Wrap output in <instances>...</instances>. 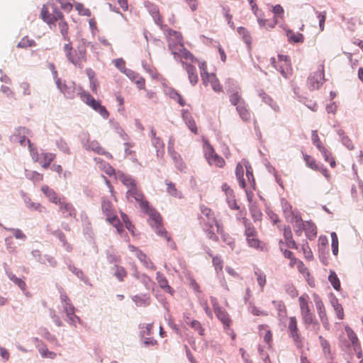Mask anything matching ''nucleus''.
<instances>
[{"instance_id": "f257e3e1", "label": "nucleus", "mask_w": 363, "mask_h": 363, "mask_svg": "<svg viewBox=\"0 0 363 363\" xmlns=\"http://www.w3.org/2000/svg\"><path fill=\"white\" fill-rule=\"evenodd\" d=\"M142 211L148 216V223L155 230V233L158 236L164 238L172 249H176L175 242L172 240L169 233L163 226V219L160 213L150 205H148L147 207Z\"/></svg>"}, {"instance_id": "f03ea898", "label": "nucleus", "mask_w": 363, "mask_h": 363, "mask_svg": "<svg viewBox=\"0 0 363 363\" xmlns=\"http://www.w3.org/2000/svg\"><path fill=\"white\" fill-rule=\"evenodd\" d=\"M201 215L199 216L200 224L203 230L206 234L209 240L217 242L218 238L214 232L213 226L220 225L214 214V212L207 206L201 205L200 206Z\"/></svg>"}, {"instance_id": "7ed1b4c3", "label": "nucleus", "mask_w": 363, "mask_h": 363, "mask_svg": "<svg viewBox=\"0 0 363 363\" xmlns=\"http://www.w3.org/2000/svg\"><path fill=\"white\" fill-rule=\"evenodd\" d=\"M63 51L68 61L80 69H82L84 64L87 61L86 50L84 45H80L74 48L71 43L64 45Z\"/></svg>"}, {"instance_id": "20e7f679", "label": "nucleus", "mask_w": 363, "mask_h": 363, "mask_svg": "<svg viewBox=\"0 0 363 363\" xmlns=\"http://www.w3.org/2000/svg\"><path fill=\"white\" fill-rule=\"evenodd\" d=\"M242 223L245 227L244 234L247 245L259 251L267 250L266 244L259 239L258 233L249 219L242 217Z\"/></svg>"}, {"instance_id": "39448f33", "label": "nucleus", "mask_w": 363, "mask_h": 363, "mask_svg": "<svg viewBox=\"0 0 363 363\" xmlns=\"http://www.w3.org/2000/svg\"><path fill=\"white\" fill-rule=\"evenodd\" d=\"M174 35L177 40V43L172 45V43L169 41V48L174 55V58H180L182 62H184L189 64L197 62V59L189 51L184 48L182 43V38L181 35L177 32H174Z\"/></svg>"}, {"instance_id": "423d86ee", "label": "nucleus", "mask_w": 363, "mask_h": 363, "mask_svg": "<svg viewBox=\"0 0 363 363\" xmlns=\"http://www.w3.org/2000/svg\"><path fill=\"white\" fill-rule=\"evenodd\" d=\"M101 210L106 217V220L114 226L118 233H121L123 231V225L116 215L112 203L106 198H102Z\"/></svg>"}, {"instance_id": "0eeeda50", "label": "nucleus", "mask_w": 363, "mask_h": 363, "mask_svg": "<svg viewBox=\"0 0 363 363\" xmlns=\"http://www.w3.org/2000/svg\"><path fill=\"white\" fill-rule=\"evenodd\" d=\"M63 13L58 9L57 6L52 2H48L43 5L41 11L40 17L49 25L55 24L59 18H62Z\"/></svg>"}, {"instance_id": "6e6552de", "label": "nucleus", "mask_w": 363, "mask_h": 363, "mask_svg": "<svg viewBox=\"0 0 363 363\" xmlns=\"http://www.w3.org/2000/svg\"><path fill=\"white\" fill-rule=\"evenodd\" d=\"M203 150L204 157L209 165L215 166L218 168H223L225 167V160L215 152L213 146L208 140L203 141Z\"/></svg>"}, {"instance_id": "1a4fd4ad", "label": "nucleus", "mask_w": 363, "mask_h": 363, "mask_svg": "<svg viewBox=\"0 0 363 363\" xmlns=\"http://www.w3.org/2000/svg\"><path fill=\"white\" fill-rule=\"evenodd\" d=\"M81 99L86 104L92 108L94 111H97L104 118L107 119L109 116V113L106 107L102 106L101 102L94 99V98L88 92L82 91L78 93Z\"/></svg>"}, {"instance_id": "9d476101", "label": "nucleus", "mask_w": 363, "mask_h": 363, "mask_svg": "<svg viewBox=\"0 0 363 363\" xmlns=\"http://www.w3.org/2000/svg\"><path fill=\"white\" fill-rule=\"evenodd\" d=\"M30 134V131L28 129L19 128L11 136V140L13 143H19L21 146L28 145L31 154H35L37 153V151L33 147L30 140L28 138Z\"/></svg>"}, {"instance_id": "9b49d317", "label": "nucleus", "mask_w": 363, "mask_h": 363, "mask_svg": "<svg viewBox=\"0 0 363 363\" xmlns=\"http://www.w3.org/2000/svg\"><path fill=\"white\" fill-rule=\"evenodd\" d=\"M125 196L129 201H133V199L137 202L141 210L147 207L150 205L149 201L145 199L142 190L138 187V184L130 189H128Z\"/></svg>"}, {"instance_id": "f8f14e48", "label": "nucleus", "mask_w": 363, "mask_h": 363, "mask_svg": "<svg viewBox=\"0 0 363 363\" xmlns=\"http://www.w3.org/2000/svg\"><path fill=\"white\" fill-rule=\"evenodd\" d=\"M59 206V211L64 215V217H74L76 216V210L73 205L67 202L65 198H62L60 202L56 203Z\"/></svg>"}, {"instance_id": "ddd939ff", "label": "nucleus", "mask_w": 363, "mask_h": 363, "mask_svg": "<svg viewBox=\"0 0 363 363\" xmlns=\"http://www.w3.org/2000/svg\"><path fill=\"white\" fill-rule=\"evenodd\" d=\"M201 79L205 86L210 84L215 92L220 93L223 91V87L220 84L219 79L214 73H210Z\"/></svg>"}, {"instance_id": "4468645a", "label": "nucleus", "mask_w": 363, "mask_h": 363, "mask_svg": "<svg viewBox=\"0 0 363 363\" xmlns=\"http://www.w3.org/2000/svg\"><path fill=\"white\" fill-rule=\"evenodd\" d=\"M288 329L291 337L293 338L298 347L301 346V337L298 331L297 321L295 317H290L288 324Z\"/></svg>"}, {"instance_id": "2eb2a0df", "label": "nucleus", "mask_w": 363, "mask_h": 363, "mask_svg": "<svg viewBox=\"0 0 363 363\" xmlns=\"http://www.w3.org/2000/svg\"><path fill=\"white\" fill-rule=\"evenodd\" d=\"M85 147L86 150H91L98 155H104L107 159H113V155L110 152L106 151L96 140H88L87 143L85 145Z\"/></svg>"}, {"instance_id": "dca6fc26", "label": "nucleus", "mask_w": 363, "mask_h": 363, "mask_svg": "<svg viewBox=\"0 0 363 363\" xmlns=\"http://www.w3.org/2000/svg\"><path fill=\"white\" fill-rule=\"evenodd\" d=\"M222 190L225 192L226 196V200L229 205V207L232 209H239V206L237 204L235 199V194L233 190L227 184L222 185Z\"/></svg>"}, {"instance_id": "f3484780", "label": "nucleus", "mask_w": 363, "mask_h": 363, "mask_svg": "<svg viewBox=\"0 0 363 363\" xmlns=\"http://www.w3.org/2000/svg\"><path fill=\"white\" fill-rule=\"evenodd\" d=\"M55 83L57 88L65 95V96L69 99H73L74 97L75 88L74 84L67 85L65 83H62L59 78H57Z\"/></svg>"}, {"instance_id": "a211bd4d", "label": "nucleus", "mask_w": 363, "mask_h": 363, "mask_svg": "<svg viewBox=\"0 0 363 363\" xmlns=\"http://www.w3.org/2000/svg\"><path fill=\"white\" fill-rule=\"evenodd\" d=\"M217 233L220 235L222 241L225 242L232 250L235 248V239L224 230L222 225H217Z\"/></svg>"}, {"instance_id": "6ab92c4d", "label": "nucleus", "mask_w": 363, "mask_h": 363, "mask_svg": "<svg viewBox=\"0 0 363 363\" xmlns=\"http://www.w3.org/2000/svg\"><path fill=\"white\" fill-rule=\"evenodd\" d=\"M115 176L117 179H118L124 186L128 188V189H131L137 184L136 181L133 178L132 176L123 172L118 171Z\"/></svg>"}, {"instance_id": "aec40b11", "label": "nucleus", "mask_w": 363, "mask_h": 363, "mask_svg": "<svg viewBox=\"0 0 363 363\" xmlns=\"http://www.w3.org/2000/svg\"><path fill=\"white\" fill-rule=\"evenodd\" d=\"M213 308L216 317L221 321L225 328H229L232 321L228 312L218 306H215Z\"/></svg>"}, {"instance_id": "412c9836", "label": "nucleus", "mask_w": 363, "mask_h": 363, "mask_svg": "<svg viewBox=\"0 0 363 363\" xmlns=\"http://www.w3.org/2000/svg\"><path fill=\"white\" fill-rule=\"evenodd\" d=\"M41 191L48 200L55 204L60 202V200L62 199L58 196L57 194L53 189L50 188L48 185H43L41 186Z\"/></svg>"}, {"instance_id": "4be33fe9", "label": "nucleus", "mask_w": 363, "mask_h": 363, "mask_svg": "<svg viewBox=\"0 0 363 363\" xmlns=\"http://www.w3.org/2000/svg\"><path fill=\"white\" fill-rule=\"evenodd\" d=\"M125 74L136 84L139 89H145V80L143 77L140 76L138 74L130 69L128 70Z\"/></svg>"}, {"instance_id": "5701e85b", "label": "nucleus", "mask_w": 363, "mask_h": 363, "mask_svg": "<svg viewBox=\"0 0 363 363\" xmlns=\"http://www.w3.org/2000/svg\"><path fill=\"white\" fill-rule=\"evenodd\" d=\"M237 112L241 119L245 122H248L251 120L252 113L246 102L241 103V105L236 108Z\"/></svg>"}, {"instance_id": "b1692460", "label": "nucleus", "mask_w": 363, "mask_h": 363, "mask_svg": "<svg viewBox=\"0 0 363 363\" xmlns=\"http://www.w3.org/2000/svg\"><path fill=\"white\" fill-rule=\"evenodd\" d=\"M169 155L172 159L176 168L182 172H185V170L186 169V164L184 162L181 155L177 151L173 152Z\"/></svg>"}, {"instance_id": "393cba45", "label": "nucleus", "mask_w": 363, "mask_h": 363, "mask_svg": "<svg viewBox=\"0 0 363 363\" xmlns=\"http://www.w3.org/2000/svg\"><path fill=\"white\" fill-rule=\"evenodd\" d=\"M258 95L261 98L262 101L268 104L274 111L279 112L280 111V108L277 103L263 90H259Z\"/></svg>"}, {"instance_id": "a878e982", "label": "nucleus", "mask_w": 363, "mask_h": 363, "mask_svg": "<svg viewBox=\"0 0 363 363\" xmlns=\"http://www.w3.org/2000/svg\"><path fill=\"white\" fill-rule=\"evenodd\" d=\"M259 335L262 337L264 341L269 345H271L272 342V333L267 325H259L258 326Z\"/></svg>"}, {"instance_id": "bb28decb", "label": "nucleus", "mask_w": 363, "mask_h": 363, "mask_svg": "<svg viewBox=\"0 0 363 363\" xmlns=\"http://www.w3.org/2000/svg\"><path fill=\"white\" fill-rule=\"evenodd\" d=\"M183 67L188 73L189 79L192 85H195L198 82V75L196 68L191 64L183 62Z\"/></svg>"}, {"instance_id": "cd10ccee", "label": "nucleus", "mask_w": 363, "mask_h": 363, "mask_svg": "<svg viewBox=\"0 0 363 363\" xmlns=\"http://www.w3.org/2000/svg\"><path fill=\"white\" fill-rule=\"evenodd\" d=\"M291 223L293 225L296 235H301L303 230H304L305 222H303L302 218L299 216L293 215Z\"/></svg>"}, {"instance_id": "c85d7f7f", "label": "nucleus", "mask_w": 363, "mask_h": 363, "mask_svg": "<svg viewBox=\"0 0 363 363\" xmlns=\"http://www.w3.org/2000/svg\"><path fill=\"white\" fill-rule=\"evenodd\" d=\"M251 6L254 14L257 18V22L260 26H266L267 19L264 18V14L262 11L257 7V4L255 3V0H248Z\"/></svg>"}, {"instance_id": "c756f323", "label": "nucleus", "mask_w": 363, "mask_h": 363, "mask_svg": "<svg viewBox=\"0 0 363 363\" xmlns=\"http://www.w3.org/2000/svg\"><path fill=\"white\" fill-rule=\"evenodd\" d=\"M283 230H284L283 234H284V237L286 245L289 248L297 249L298 247L296 245V242L293 239L292 232H291L290 226H289V225L284 226Z\"/></svg>"}, {"instance_id": "7c9ffc66", "label": "nucleus", "mask_w": 363, "mask_h": 363, "mask_svg": "<svg viewBox=\"0 0 363 363\" xmlns=\"http://www.w3.org/2000/svg\"><path fill=\"white\" fill-rule=\"evenodd\" d=\"M94 161L98 164L99 168L103 170L108 175L112 176L116 174L115 169L109 164L105 162L101 158L95 157Z\"/></svg>"}, {"instance_id": "2f4dec72", "label": "nucleus", "mask_w": 363, "mask_h": 363, "mask_svg": "<svg viewBox=\"0 0 363 363\" xmlns=\"http://www.w3.org/2000/svg\"><path fill=\"white\" fill-rule=\"evenodd\" d=\"M319 152H320V153L322 154V155L324 158V160L327 162H329L330 166L332 168L335 167L336 162H335V158L333 157V156L332 155V152L330 151H329L328 149H326L325 147L320 145V143H319Z\"/></svg>"}, {"instance_id": "473e14b6", "label": "nucleus", "mask_w": 363, "mask_h": 363, "mask_svg": "<svg viewBox=\"0 0 363 363\" xmlns=\"http://www.w3.org/2000/svg\"><path fill=\"white\" fill-rule=\"evenodd\" d=\"M299 303H300L303 315L306 321L311 323L312 320V318H311V314L309 313L308 302L306 301L305 296H300Z\"/></svg>"}, {"instance_id": "72a5a7b5", "label": "nucleus", "mask_w": 363, "mask_h": 363, "mask_svg": "<svg viewBox=\"0 0 363 363\" xmlns=\"http://www.w3.org/2000/svg\"><path fill=\"white\" fill-rule=\"evenodd\" d=\"M156 279L159 284L160 288H162L164 291L168 292L169 294H172L173 291L172 287L168 284V281L163 274L160 272H157Z\"/></svg>"}, {"instance_id": "f704fd0d", "label": "nucleus", "mask_w": 363, "mask_h": 363, "mask_svg": "<svg viewBox=\"0 0 363 363\" xmlns=\"http://www.w3.org/2000/svg\"><path fill=\"white\" fill-rule=\"evenodd\" d=\"M320 344L323 349V352L326 360L333 359V355L330 351V343L325 339L319 336Z\"/></svg>"}, {"instance_id": "c9c22d12", "label": "nucleus", "mask_w": 363, "mask_h": 363, "mask_svg": "<svg viewBox=\"0 0 363 363\" xmlns=\"http://www.w3.org/2000/svg\"><path fill=\"white\" fill-rule=\"evenodd\" d=\"M304 231L306 233V235L310 240H313L316 237L317 230L316 226L314 223L306 221L304 224Z\"/></svg>"}, {"instance_id": "e433bc0d", "label": "nucleus", "mask_w": 363, "mask_h": 363, "mask_svg": "<svg viewBox=\"0 0 363 363\" xmlns=\"http://www.w3.org/2000/svg\"><path fill=\"white\" fill-rule=\"evenodd\" d=\"M235 175L241 188H245L247 182L244 178V168L241 163H238L235 168Z\"/></svg>"}, {"instance_id": "4c0bfd02", "label": "nucleus", "mask_w": 363, "mask_h": 363, "mask_svg": "<svg viewBox=\"0 0 363 363\" xmlns=\"http://www.w3.org/2000/svg\"><path fill=\"white\" fill-rule=\"evenodd\" d=\"M337 133L340 138V140L344 146H345L350 150H352L354 148L351 139L347 135H345V133L343 130H337Z\"/></svg>"}, {"instance_id": "58836bf2", "label": "nucleus", "mask_w": 363, "mask_h": 363, "mask_svg": "<svg viewBox=\"0 0 363 363\" xmlns=\"http://www.w3.org/2000/svg\"><path fill=\"white\" fill-rule=\"evenodd\" d=\"M55 158V155L53 153H42L40 161L42 167L43 169H48Z\"/></svg>"}, {"instance_id": "ea45409f", "label": "nucleus", "mask_w": 363, "mask_h": 363, "mask_svg": "<svg viewBox=\"0 0 363 363\" xmlns=\"http://www.w3.org/2000/svg\"><path fill=\"white\" fill-rule=\"evenodd\" d=\"M167 93L172 99L176 101L181 106L186 105V101L182 96L173 88L168 89Z\"/></svg>"}, {"instance_id": "a19ab883", "label": "nucleus", "mask_w": 363, "mask_h": 363, "mask_svg": "<svg viewBox=\"0 0 363 363\" xmlns=\"http://www.w3.org/2000/svg\"><path fill=\"white\" fill-rule=\"evenodd\" d=\"M137 257L140 260V262L143 263L144 266L146 268L152 269V270H155L156 269V267L154 264V263L142 251L138 252Z\"/></svg>"}, {"instance_id": "79ce46f5", "label": "nucleus", "mask_w": 363, "mask_h": 363, "mask_svg": "<svg viewBox=\"0 0 363 363\" xmlns=\"http://www.w3.org/2000/svg\"><path fill=\"white\" fill-rule=\"evenodd\" d=\"M26 205L28 208L31 211H36L40 213L44 212L46 211V208L42 206L40 203L34 202L30 198H27L25 200Z\"/></svg>"}, {"instance_id": "37998d69", "label": "nucleus", "mask_w": 363, "mask_h": 363, "mask_svg": "<svg viewBox=\"0 0 363 363\" xmlns=\"http://www.w3.org/2000/svg\"><path fill=\"white\" fill-rule=\"evenodd\" d=\"M165 184L167 185V191L168 194L176 198H182V192L177 189L175 184L168 180L165 182Z\"/></svg>"}, {"instance_id": "c03bdc74", "label": "nucleus", "mask_w": 363, "mask_h": 363, "mask_svg": "<svg viewBox=\"0 0 363 363\" xmlns=\"http://www.w3.org/2000/svg\"><path fill=\"white\" fill-rule=\"evenodd\" d=\"M58 21H60L58 23V27H59V29H60V31L62 35L63 36V38L65 40H69V36H68L69 26H68L67 23L65 20L64 16H62V18H59Z\"/></svg>"}, {"instance_id": "a18cd8bd", "label": "nucleus", "mask_w": 363, "mask_h": 363, "mask_svg": "<svg viewBox=\"0 0 363 363\" xmlns=\"http://www.w3.org/2000/svg\"><path fill=\"white\" fill-rule=\"evenodd\" d=\"M245 167L247 183L252 187L253 189H255V180L252 173V168L248 162H246V164H245Z\"/></svg>"}, {"instance_id": "49530a36", "label": "nucleus", "mask_w": 363, "mask_h": 363, "mask_svg": "<svg viewBox=\"0 0 363 363\" xmlns=\"http://www.w3.org/2000/svg\"><path fill=\"white\" fill-rule=\"evenodd\" d=\"M250 211L251 216L255 222L260 221L262 220V211L255 203H253L250 206Z\"/></svg>"}, {"instance_id": "de8ad7c7", "label": "nucleus", "mask_w": 363, "mask_h": 363, "mask_svg": "<svg viewBox=\"0 0 363 363\" xmlns=\"http://www.w3.org/2000/svg\"><path fill=\"white\" fill-rule=\"evenodd\" d=\"M64 311L71 321L74 320L76 315H74L75 309L71 302L63 303Z\"/></svg>"}, {"instance_id": "09e8293b", "label": "nucleus", "mask_w": 363, "mask_h": 363, "mask_svg": "<svg viewBox=\"0 0 363 363\" xmlns=\"http://www.w3.org/2000/svg\"><path fill=\"white\" fill-rule=\"evenodd\" d=\"M307 86L311 91H314L318 87V74L316 72L311 74L308 78Z\"/></svg>"}, {"instance_id": "8fccbe9b", "label": "nucleus", "mask_w": 363, "mask_h": 363, "mask_svg": "<svg viewBox=\"0 0 363 363\" xmlns=\"http://www.w3.org/2000/svg\"><path fill=\"white\" fill-rule=\"evenodd\" d=\"M286 35L289 41L292 43L303 42V36L302 34L299 33H296L293 30H288L286 33Z\"/></svg>"}, {"instance_id": "3c124183", "label": "nucleus", "mask_w": 363, "mask_h": 363, "mask_svg": "<svg viewBox=\"0 0 363 363\" xmlns=\"http://www.w3.org/2000/svg\"><path fill=\"white\" fill-rule=\"evenodd\" d=\"M328 280L332 284L334 289H335L336 291H339L340 289V279L334 271H330V275L328 277Z\"/></svg>"}, {"instance_id": "603ef678", "label": "nucleus", "mask_w": 363, "mask_h": 363, "mask_svg": "<svg viewBox=\"0 0 363 363\" xmlns=\"http://www.w3.org/2000/svg\"><path fill=\"white\" fill-rule=\"evenodd\" d=\"M331 303L337 313L338 319L342 320L344 318V312L342 305L338 303L337 299L335 298L331 300Z\"/></svg>"}, {"instance_id": "864d4df0", "label": "nucleus", "mask_w": 363, "mask_h": 363, "mask_svg": "<svg viewBox=\"0 0 363 363\" xmlns=\"http://www.w3.org/2000/svg\"><path fill=\"white\" fill-rule=\"evenodd\" d=\"M36 45L35 42L33 39H30L28 36L23 37L18 43L17 47L21 48H27L33 47Z\"/></svg>"}, {"instance_id": "5fc2aeb1", "label": "nucleus", "mask_w": 363, "mask_h": 363, "mask_svg": "<svg viewBox=\"0 0 363 363\" xmlns=\"http://www.w3.org/2000/svg\"><path fill=\"white\" fill-rule=\"evenodd\" d=\"M38 351L43 358L55 359L57 356L56 353L50 351L45 345L39 347Z\"/></svg>"}, {"instance_id": "6e6d98bb", "label": "nucleus", "mask_w": 363, "mask_h": 363, "mask_svg": "<svg viewBox=\"0 0 363 363\" xmlns=\"http://www.w3.org/2000/svg\"><path fill=\"white\" fill-rule=\"evenodd\" d=\"M8 277L9 279L16 284L22 291H25L26 289V282L23 279L18 278L12 273H9Z\"/></svg>"}, {"instance_id": "4d7b16f0", "label": "nucleus", "mask_w": 363, "mask_h": 363, "mask_svg": "<svg viewBox=\"0 0 363 363\" xmlns=\"http://www.w3.org/2000/svg\"><path fill=\"white\" fill-rule=\"evenodd\" d=\"M18 91L23 96H28L31 93L30 86L27 82H23L19 84Z\"/></svg>"}, {"instance_id": "13d9d810", "label": "nucleus", "mask_w": 363, "mask_h": 363, "mask_svg": "<svg viewBox=\"0 0 363 363\" xmlns=\"http://www.w3.org/2000/svg\"><path fill=\"white\" fill-rule=\"evenodd\" d=\"M230 101L233 106H236V108L241 105V103L245 102V101L242 98L241 95L238 92L232 94L230 96Z\"/></svg>"}, {"instance_id": "bf43d9fd", "label": "nucleus", "mask_w": 363, "mask_h": 363, "mask_svg": "<svg viewBox=\"0 0 363 363\" xmlns=\"http://www.w3.org/2000/svg\"><path fill=\"white\" fill-rule=\"evenodd\" d=\"M346 331L347 333V336L349 339L350 340L352 344L354 346V350H357V347H359V344L358 341V338L354 333V332L350 328H346Z\"/></svg>"}, {"instance_id": "052dcab7", "label": "nucleus", "mask_w": 363, "mask_h": 363, "mask_svg": "<svg viewBox=\"0 0 363 363\" xmlns=\"http://www.w3.org/2000/svg\"><path fill=\"white\" fill-rule=\"evenodd\" d=\"M290 265L291 267L296 266L298 271L303 274H304V276L308 272L304 264L300 260H298L296 259H292L291 261L290 262Z\"/></svg>"}, {"instance_id": "680f3d73", "label": "nucleus", "mask_w": 363, "mask_h": 363, "mask_svg": "<svg viewBox=\"0 0 363 363\" xmlns=\"http://www.w3.org/2000/svg\"><path fill=\"white\" fill-rule=\"evenodd\" d=\"M74 8L78 11V13L82 16H90L91 11L89 9L85 8L84 4L82 3L76 2L74 4Z\"/></svg>"}, {"instance_id": "e2e57ef3", "label": "nucleus", "mask_w": 363, "mask_h": 363, "mask_svg": "<svg viewBox=\"0 0 363 363\" xmlns=\"http://www.w3.org/2000/svg\"><path fill=\"white\" fill-rule=\"evenodd\" d=\"M213 265L217 272H222L223 267V261L219 256H214L212 259Z\"/></svg>"}, {"instance_id": "0e129e2a", "label": "nucleus", "mask_w": 363, "mask_h": 363, "mask_svg": "<svg viewBox=\"0 0 363 363\" xmlns=\"http://www.w3.org/2000/svg\"><path fill=\"white\" fill-rule=\"evenodd\" d=\"M238 33L242 37L243 40L247 44L250 45L251 43V36L248 32V30L244 27H239L238 28Z\"/></svg>"}, {"instance_id": "69168bd1", "label": "nucleus", "mask_w": 363, "mask_h": 363, "mask_svg": "<svg viewBox=\"0 0 363 363\" xmlns=\"http://www.w3.org/2000/svg\"><path fill=\"white\" fill-rule=\"evenodd\" d=\"M331 247L332 252L334 255H337L338 254V238L337 234L335 232L331 233Z\"/></svg>"}, {"instance_id": "338daca9", "label": "nucleus", "mask_w": 363, "mask_h": 363, "mask_svg": "<svg viewBox=\"0 0 363 363\" xmlns=\"http://www.w3.org/2000/svg\"><path fill=\"white\" fill-rule=\"evenodd\" d=\"M60 8L65 12H70L73 9V4L68 0H56Z\"/></svg>"}, {"instance_id": "774afa93", "label": "nucleus", "mask_w": 363, "mask_h": 363, "mask_svg": "<svg viewBox=\"0 0 363 363\" xmlns=\"http://www.w3.org/2000/svg\"><path fill=\"white\" fill-rule=\"evenodd\" d=\"M138 279H140L141 282L143 284H144V285L145 286V287L147 289H150L151 288L153 287V285H154V283L153 281H152V279L147 277V275L145 274H142L141 276L140 277H138Z\"/></svg>"}]
</instances>
